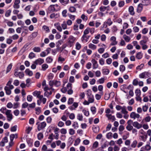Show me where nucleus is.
I'll use <instances>...</instances> for the list:
<instances>
[{
  "label": "nucleus",
  "mask_w": 151,
  "mask_h": 151,
  "mask_svg": "<svg viewBox=\"0 0 151 151\" xmlns=\"http://www.w3.org/2000/svg\"><path fill=\"white\" fill-rule=\"evenodd\" d=\"M133 126L137 129H139L142 127V125L139 123L137 122H135L133 123Z\"/></svg>",
  "instance_id": "12"
},
{
  "label": "nucleus",
  "mask_w": 151,
  "mask_h": 151,
  "mask_svg": "<svg viewBox=\"0 0 151 151\" xmlns=\"http://www.w3.org/2000/svg\"><path fill=\"white\" fill-rule=\"evenodd\" d=\"M33 95L34 96H37V97H38V96L40 94L41 92L40 91H34L33 93Z\"/></svg>",
  "instance_id": "24"
},
{
  "label": "nucleus",
  "mask_w": 151,
  "mask_h": 151,
  "mask_svg": "<svg viewBox=\"0 0 151 151\" xmlns=\"http://www.w3.org/2000/svg\"><path fill=\"white\" fill-rule=\"evenodd\" d=\"M12 79H11V80H10L6 84V86H9L8 87L9 88L11 89H13L14 88L13 86L11 84L12 82Z\"/></svg>",
  "instance_id": "19"
},
{
  "label": "nucleus",
  "mask_w": 151,
  "mask_h": 151,
  "mask_svg": "<svg viewBox=\"0 0 151 151\" xmlns=\"http://www.w3.org/2000/svg\"><path fill=\"white\" fill-rule=\"evenodd\" d=\"M11 110H7L5 112V114L6 115L7 120L10 121L13 119V115L11 114Z\"/></svg>",
  "instance_id": "3"
},
{
  "label": "nucleus",
  "mask_w": 151,
  "mask_h": 151,
  "mask_svg": "<svg viewBox=\"0 0 151 151\" xmlns=\"http://www.w3.org/2000/svg\"><path fill=\"white\" fill-rule=\"evenodd\" d=\"M109 8V6H101L100 7L99 9L101 12H104L107 9V8Z\"/></svg>",
  "instance_id": "25"
},
{
  "label": "nucleus",
  "mask_w": 151,
  "mask_h": 151,
  "mask_svg": "<svg viewBox=\"0 0 151 151\" xmlns=\"http://www.w3.org/2000/svg\"><path fill=\"white\" fill-rule=\"evenodd\" d=\"M19 37V36L17 34H15L12 36L10 37V38H12L13 40H16Z\"/></svg>",
  "instance_id": "41"
},
{
  "label": "nucleus",
  "mask_w": 151,
  "mask_h": 151,
  "mask_svg": "<svg viewBox=\"0 0 151 151\" xmlns=\"http://www.w3.org/2000/svg\"><path fill=\"white\" fill-rule=\"evenodd\" d=\"M34 51L35 52H40L41 51V49L39 47H35L33 49Z\"/></svg>",
  "instance_id": "26"
},
{
  "label": "nucleus",
  "mask_w": 151,
  "mask_h": 151,
  "mask_svg": "<svg viewBox=\"0 0 151 151\" xmlns=\"http://www.w3.org/2000/svg\"><path fill=\"white\" fill-rule=\"evenodd\" d=\"M60 132L62 134H65L67 133L66 129L64 128H62L60 130Z\"/></svg>",
  "instance_id": "64"
},
{
  "label": "nucleus",
  "mask_w": 151,
  "mask_h": 151,
  "mask_svg": "<svg viewBox=\"0 0 151 151\" xmlns=\"http://www.w3.org/2000/svg\"><path fill=\"white\" fill-rule=\"evenodd\" d=\"M125 70V67L123 65H121L119 67V70L120 71L122 72Z\"/></svg>",
  "instance_id": "40"
},
{
  "label": "nucleus",
  "mask_w": 151,
  "mask_h": 151,
  "mask_svg": "<svg viewBox=\"0 0 151 151\" xmlns=\"http://www.w3.org/2000/svg\"><path fill=\"white\" fill-rule=\"evenodd\" d=\"M142 57V54L141 52H138L137 54L136 57L138 59H141Z\"/></svg>",
  "instance_id": "33"
},
{
  "label": "nucleus",
  "mask_w": 151,
  "mask_h": 151,
  "mask_svg": "<svg viewBox=\"0 0 151 151\" xmlns=\"http://www.w3.org/2000/svg\"><path fill=\"white\" fill-rule=\"evenodd\" d=\"M124 5V1H121L119 3V7H122Z\"/></svg>",
  "instance_id": "61"
},
{
  "label": "nucleus",
  "mask_w": 151,
  "mask_h": 151,
  "mask_svg": "<svg viewBox=\"0 0 151 151\" xmlns=\"http://www.w3.org/2000/svg\"><path fill=\"white\" fill-rule=\"evenodd\" d=\"M6 94L8 95H9L11 93V90L7 86H6L4 88Z\"/></svg>",
  "instance_id": "14"
},
{
  "label": "nucleus",
  "mask_w": 151,
  "mask_h": 151,
  "mask_svg": "<svg viewBox=\"0 0 151 151\" xmlns=\"http://www.w3.org/2000/svg\"><path fill=\"white\" fill-rule=\"evenodd\" d=\"M54 25L59 31L60 32H61L62 31V27H61L59 23L57 22L55 23L54 24Z\"/></svg>",
  "instance_id": "17"
},
{
  "label": "nucleus",
  "mask_w": 151,
  "mask_h": 151,
  "mask_svg": "<svg viewBox=\"0 0 151 151\" xmlns=\"http://www.w3.org/2000/svg\"><path fill=\"white\" fill-rule=\"evenodd\" d=\"M42 67L43 70H45L48 68V65L46 64H44L42 65Z\"/></svg>",
  "instance_id": "48"
},
{
  "label": "nucleus",
  "mask_w": 151,
  "mask_h": 151,
  "mask_svg": "<svg viewBox=\"0 0 151 151\" xmlns=\"http://www.w3.org/2000/svg\"><path fill=\"white\" fill-rule=\"evenodd\" d=\"M137 142L136 140H134L131 144V146L133 148H135L137 145Z\"/></svg>",
  "instance_id": "50"
},
{
  "label": "nucleus",
  "mask_w": 151,
  "mask_h": 151,
  "mask_svg": "<svg viewBox=\"0 0 151 151\" xmlns=\"http://www.w3.org/2000/svg\"><path fill=\"white\" fill-rule=\"evenodd\" d=\"M13 41L12 40V38H10L9 37V38H8L6 40V43L8 44H10L12 43Z\"/></svg>",
  "instance_id": "56"
},
{
  "label": "nucleus",
  "mask_w": 151,
  "mask_h": 151,
  "mask_svg": "<svg viewBox=\"0 0 151 151\" xmlns=\"http://www.w3.org/2000/svg\"><path fill=\"white\" fill-rule=\"evenodd\" d=\"M42 28L44 30H45V31H46L47 32H49L50 30L48 27L46 25H44L43 26Z\"/></svg>",
  "instance_id": "57"
},
{
  "label": "nucleus",
  "mask_w": 151,
  "mask_h": 151,
  "mask_svg": "<svg viewBox=\"0 0 151 151\" xmlns=\"http://www.w3.org/2000/svg\"><path fill=\"white\" fill-rule=\"evenodd\" d=\"M11 13V11L10 9H9L7 10L5 14V16L6 17H9Z\"/></svg>",
  "instance_id": "34"
},
{
  "label": "nucleus",
  "mask_w": 151,
  "mask_h": 151,
  "mask_svg": "<svg viewBox=\"0 0 151 151\" xmlns=\"http://www.w3.org/2000/svg\"><path fill=\"white\" fill-rule=\"evenodd\" d=\"M88 47L89 48L92 49V50H95L97 48V46L96 45L91 43H90L88 44Z\"/></svg>",
  "instance_id": "18"
},
{
  "label": "nucleus",
  "mask_w": 151,
  "mask_h": 151,
  "mask_svg": "<svg viewBox=\"0 0 151 151\" xmlns=\"http://www.w3.org/2000/svg\"><path fill=\"white\" fill-rule=\"evenodd\" d=\"M83 112V113L86 116H88L89 115V112L88 111H87L85 109H83L82 111Z\"/></svg>",
  "instance_id": "54"
},
{
  "label": "nucleus",
  "mask_w": 151,
  "mask_h": 151,
  "mask_svg": "<svg viewBox=\"0 0 151 151\" xmlns=\"http://www.w3.org/2000/svg\"><path fill=\"white\" fill-rule=\"evenodd\" d=\"M46 126V124L45 122H41L38 125L37 129L38 131L44 129Z\"/></svg>",
  "instance_id": "5"
},
{
  "label": "nucleus",
  "mask_w": 151,
  "mask_h": 151,
  "mask_svg": "<svg viewBox=\"0 0 151 151\" xmlns=\"http://www.w3.org/2000/svg\"><path fill=\"white\" fill-rule=\"evenodd\" d=\"M20 2V0H15L13 5V7L15 9H18L20 7L19 4Z\"/></svg>",
  "instance_id": "7"
},
{
  "label": "nucleus",
  "mask_w": 151,
  "mask_h": 151,
  "mask_svg": "<svg viewBox=\"0 0 151 151\" xmlns=\"http://www.w3.org/2000/svg\"><path fill=\"white\" fill-rule=\"evenodd\" d=\"M76 39V38L73 36H70L68 39V41L66 42L68 46L70 47L74 45Z\"/></svg>",
  "instance_id": "1"
},
{
  "label": "nucleus",
  "mask_w": 151,
  "mask_h": 151,
  "mask_svg": "<svg viewBox=\"0 0 151 151\" xmlns=\"http://www.w3.org/2000/svg\"><path fill=\"white\" fill-rule=\"evenodd\" d=\"M98 142L97 141H96L94 142V143H93V148H96L98 147Z\"/></svg>",
  "instance_id": "59"
},
{
  "label": "nucleus",
  "mask_w": 151,
  "mask_h": 151,
  "mask_svg": "<svg viewBox=\"0 0 151 151\" xmlns=\"http://www.w3.org/2000/svg\"><path fill=\"white\" fill-rule=\"evenodd\" d=\"M133 128V126L131 125H127L126 127L127 129L129 131H131Z\"/></svg>",
  "instance_id": "38"
},
{
  "label": "nucleus",
  "mask_w": 151,
  "mask_h": 151,
  "mask_svg": "<svg viewBox=\"0 0 151 151\" xmlns=\"http://www.w3.org/2000/svg\"><path fill=\"white\" fill-rule=\"evenodd\" d=\"M55 11H59L60 9V7L57 4L54 5Z\"/></svg>",
  "instance_id": "49"
},
{
  "label": "nucleus",
  "mask_w": 151,
  "mask_h": 151,
  "mask_svg": "<svg viewBox=\"0 0 151 151\" xmlns=\"http://www.w3.org/2000/svg\"><path fill=\"white\" fill-rule=\"evenodd\" d=\"M143 40L140 42V45H143V44H145L148 41V37L146 36H144L142 37Z\"/></svg>",
  "instance_id": "6"
},
{
  "label": "nucleus",
  "mask_w": 151,
  "mask_h": 151,
  "mask_svg": "<svg viewBox=\"0 0 151 151\" xmlns=\"http://www.w3.org/2000/svg\"><path fill=\"white\" fill-rule=\"evenodd\" d=\"M38 32H34L30 35V37L32 38H34L36 37L38 35Z\"/></svg>",
  "instance_id": "43"
},
{
  "label": "nucleus",
  "mask_w": 151,
  "mask_h": 151,
  "mask_svg": "<svg viewBox=\"0 0 151 151\" xmlns=\"http://www.w3.org/2000/svg\"><path fill=\"white\" fill-rule=\"evenodd\" d=\"M88 101L90 102V103H92L94 102V97L93 95L90 96L88 97Z\"/></svg>",
  "instance_id": "23"
},
{
  "label": "nucleus",
  "mask_w": 151,
  "mask_h": 151,
  "mask_svg": "<svg viewBox=\"0 0 151 151\" xmlns=\"http://www.w3.org/2000/svg\"><path fill=\"white\" fill-rule=\"evenodd\" d=\"M46 60L47 63H50L52 62V59L51 57H48L46 58Z\"/></svg>",
  "instance_id": "35"
},
{
  "label": "nucleus",
  "mask_w": 151,
  "mask_h": 151,
  "mask_svg": "<svg viewBox=\"0 0 151 151\" xmlns=\"http://www.w3.org/2000/svg\"><path fill=\"white\" fill-rule=\"evenodd\" d=\"M69 11L71 12H73L76 11V9L74 6H71L69 9Z\"/></svg>",
  "instance_id": "52"
},
{
  "label": "nucleus",
  "mask_w": 151,
  "mask_h": 151,
  "mask_svg": "<svg viewBox=\"0 0 151 151\" xmlns=\"http://www.w3.org/2000/svg\"><path fill=\"white\" fill-rule=\"evenodd\" d=\"M104 78H102L97 80V82L98 83L102 84L104 83Z\"/></svg>",
  "instance_id": "37"
},
{
  "label": "nucleus",
  "mask_w": 151,
  "mask_h": 151,
  "mask_svg": "<svg viewBox=\"0 0 151 151\" xmlns=\"http://www.w3.org/2000/svg\"><path fill=\"white\" fill-rule=\"evenodd\" d=\"M96 109L94 106H92L91 108V110L93 114H95L96 112Z\"/></svg>",
  "instance_id": "51"
},
{
  "label": "nucleus",
  "mask_w": 151,
  "mask_h": 151,
  "mask_svg": "<svg viewBox=\"0 0 151 151\" xmlns=\"http://www.w3.org/2000/svg\"><path fill=\"white\" fill-rule=\"evenodd\" d=\"M49 85L52 87L54 85L56 87H58L61 85V82L59 81H57L55 80L50 81L49 83Z\"/></svg>",
  "instance_id": "2"
},
{
  "label": "nucleus",
  "mask_w": 151,
  "mask_h": 151,
  "mask_svg": "<svg viewBox=\"0 0 151 151\" xmlns=\"http://www.w3.org/2000/svg\"><path fill=\"white\" fill-rule=\"evenodd\" d=\"M73 98H70L68 99V105H70L72 104L73 102Z\"/></svg>",
  "instance_id": "45"
},
{
  "label": "nucleus",
  "mask_w": 151,
  "mask_h": 151,
  "mask_svg": "<svg viewBox=\"0 0 151 151\" xmlns=\"http://www.w3.org/2000/svg\"><path fill=\"white\" fill-rule=\"evenodd\" d=\"M130 117L131 118L135 119L136 118H139L140 115L139 114H136L135 112H133L131 113Z\"/></svg>",
  "instance_id": "9"
},
{
  "label": "nucleus",
  "mask_w": 151,
  "mask_h": 151,
  "mask_svg": "<svg viewBox=\"0 0 151 151\" xmlns=\"http://www.w3.org/2000/svg\"><path fill=\"white\" fill-rule=\"evenodd\" d=\"M112 133L111 132L108 133L106 135V137L108 139H111L112 137Z\"/></svg>",
  "instance_id": "62"
},
{
  "label": "nucleus",
  "mask_w": 151,
  "mask_h": 151,
  "mask_svg": "<svg viewBox=\"0 0 151 151\" xmlns=\"http://www.w3.org/2000/svg\"><path fill=\"white\" fill-rule=\"evenodd\" d=\"M25 72L26 74L29 75V76H32L33 75L32 72L29 69H26L25 70Z\"/></svg>",
  "instance_id": "20"
},
{
  "label": "nucleus",
  "mask_w": 151,
  "mask_h": 151,
  "mask_svg": "<svg viewBox=\"0 0 151 151\" xmlns=\"http://www.w3.org/2000/svg\"><path fill=\"white\" fill-rule=\"evenodd\" d=\"M142 4H139L137 6V12L138 13L141 12L143 9Z\"/></svg>",
  "instance_id": "13"
},
{
  "label": "nucleus",
  "mask_w": 151,
  "mask_h": 151,
  "mask_svg": "<svg viewBox=\"0 0 151 151\" xmlns=\"http://www.w3.org/2000/svg\"><path fill=\"white\" fill-rule=\"evenodd\" d=\"M17 137V134H12L10 135V140L11 141H13L14 138L15 137Z\"/></svg>",
  "instance_id": "36"
},
{
  "label": "nucleus",
  "mask_w": 151,
  "mask_h": 151,
  "mask_svg": "<svg viewBox=\"0 0 151 151\" xmlns=\"http://www.w3.org/2000/svg\"><path fill=\"white\" fill-rule=\"evenodd\" d=\"M7 110H8L5 107H3L1 109L0 111L2 113L5 114V113L6 111H7Z\"/></svg>",
  "instance_id": "39"
},
{
  "label": "nucleus",
  "mask_w": 151,
  "mask_h": 151,
  "mask_svg": "<svg viewBox=\"0 0 151 151\" xmlns=\"http://www.w3.org/2000/svg\"><path fill=\"white\" fill-rule=\"evenodd\" d=\"M128 11L130 15L132 16L134 15L135 12L134 11V9L133 6H130L128 9Z\"/></svg>",
  "instance_id": "10"
},
{
  "label": "nucleus",
  "mask_w": 151,
  "mask_h": 151,
  "mask_svg": "<svg viewBox=\"0 0 151 151\" xmlns=\"http://www.w3.org/2000/svg\"><path fill=\"white\" fill-rule=\"evenodd\" d=\"M35 110L37 111L36 113L39 114L41 112V108L40 107H37L35 108Z\"/></svg>",
  "instance_id": "55"
},
{
  "label": "nucleus",
  "mask_w": 151,
  "mask_h": 151,
  "mask_svg": "<svg viewBox=\"0 0 151 151\" xmlns=\"http://www.w3.org/2000/svg\"><path fill=\"white\" fill-rule=\"evenodd\" d=\"M61 25L62 28L63 29H67V24L65 21L63 22Z\"/></svg>",
  "instance_id": "44"
},
{
  "label": "nucleus",
  "mask_w": 151,
  "mask_h": 151,
  "mask_svg": "<svg viewBox=\"0 0 151 151\" xmlns=\"http://www.w3.org/2000/svg\"><path fill=\"white\" fill-rule=\"evenodd\" d=\"M98 1L96 0H94L91 2L92 5V6H94L98 4Z\"/></svg>",
  "instance_id": "60"
},
{
  "label": "nucleus",
  "mask_w": 151,
  "mask_h": 151,
  "mask_svg": "<svg viewBox=\"0 0 151 151\" xmlns=\"http://www.w3.org/2000/svg\"><path fill=\"white\" fill-rule=\"evenodd\" d=\"M52 120V119L50 116L48 117L46 119V121L47 123H51Z\"/></svg>",
  "instance_id": "63"
},
{
  "label": "nucleus",
  "mask_w": 151,
  "mask_h": 151,
  "mask_svg": "<svg viewBox=\"0 0 151 151\" xmlns=\"http://www.w3.org/2000/svg\"><path fill=\"white\" fill-rule=\"evenodd\" d=\"M59 15L58 14H55V13L52 14L50 15V17L51 19L53 18H57L58 17Z\"/></svg>",
  "instance_id": "32"
},
{
  "label": "nucleus",
  "mask_w": 151,
  "mask_h": 151,
  "mask_svg": "<svg viewBox=\"0 0 151 151\" xmlns=\"http://www.w3.org/2000/svg\"><path fill=\"white\" fill-rule=\"evenodd\" d=\"M35 56V54L33 52L30 53L29 55V57L30 59H32Z\"/></svg>",
  "instance_id": "46"
},
{
  "label": "nucleus",
  "mask_w": 151,
  "mask_h": 151,
  "mask_svg": "<svg viewBox=\"0 0 151 151\" xmlns=\"http://www.w3.org/2000/svg\"><path fill=\"white\" fill-rule=\"evenodd\" d=\"M142 2L145 6H147L149 4V1L148 0H142Z\"/></svg>",
  "instance_id": "47"
},
{
  "label": "nucleus",
  "mask_w": 151,
  "mask_h": 151,
  "mask_svg": "<svg viewBox=\"0 0 151 151\" xmlns=\"http://www.w3.org/2000/svg\"><path fill=\"white\" fill-rule=\"evenodd\" d=\"M54 11H55L54 5H51L48 7V12L51 13Z\"/></svg>",
  "instance_id": "15"
},
{
  "label": "nucleus",
  "mask_w": 151,
  "mask_h": 151,
  "mask_svg": "<svg viewBox=\"0 0 151 151\" xmlns=\"http://www.w3.org/2000/svg\"><path fill=\"white\" fill-rule=\"evenodd\" d=\"M102 71L103 74L105 75H108L109 72V70L108 69L106 68L103 69Z\"/></svg>",
  "instance_id": "28"
},
{
  "label": "nucleus",
  "mask_w": 151,
  "mask_h": 151,
  "mask_svg": "<svg viewBox=\"0 0 151 151\" xmlns=\"http://www.w3.org/2000/svg\"><path fill=\"white\" fill-rule=\"evenodd\" d=\"M110 97V94H107L106 93H105L104 96V98L105 100H108L109 99Z\"/></svg>",
  "instance_id": "53"
},
{
  "label": "nucleus",
  "mask_w": 151,
  "mask_h": 151,
  "mask_svg": "<svg viewBox=\"0 0 151 151\" xmlns=\"http://www.w3.org/2000/svg\"><path fill=\"white\" fill-rule=\"evenodd\" d=\"M91 63L93 64V69L97 68L99 66L97 61L94 59H92L91 60Z\"/></svg>",
  "instance_id": "8"
},
{
  "label": "nucleus",
  "mask_w": 151,
  "mask_h": 151,
  "mask_svg": "<svg viewBox=\"0 0 151 151\" xmlns=\"http://www.w3.org/2000/svg\"><path fill=\"white\" fill-rule=\"evenodd\" d=\"M37 138L39 140H41L43 137V135L42 133L40 132L37 134Z\"/></svg>",
  "instance_id": "30"
},
{
  "label": "nucleus",
  "mask_w": 151,
  "mask_h": 151,
  "mask_svg": "<svg viewBox=\"0 0 151 151\" xmlns=\"http://www.w3.org/2000/svg\"><path fill=\"white\" fill-rule=\"evenodd\" d=\"M123 38L127 42H129L131 38L130 37L124 35L123 36Z\"/></svg>",
  "instance_id": "22"
},
{
  "label": "nucleus",
  "mask_w": 151,
  "mask_h": 151,
  "mask_svg": "<svg viewBox=\"0 0 151 151\" xmlns=\"http://www.w3.org/2000/svg\"><path fill=\"white\" fill-rule=\"evenodd\" d=\"M150 76H151L150 73L148 72L145 71L140 74L139 75V77L140 78H146L149 77Z\"/></svg>",
  "instance_id": "4"
},
{
  "label": "nucleus",
  "mask_w": 151,
  "mask_h": 151,
  "mask_svg": "<svg viewBox=\"0 0 151 151\" xmlns=\"http://www.w3.org/2000/svg\"><path fill=\"white\" fill-rule=\"evenodd\" d=\"M122 113L124 114H127L128 113L127 111L126 110V107L125 106H123L122 109Z\"/></svg>",
  "instance_id": "31"
},
{
  "label": "nucleus",
  "mask_w": 151,
  "mask_h": 151,
  "mask_svg": "<svg viewBox=\"0 0 151 151\" xmlns=\"http://www.w3.org/2000/svg\"><path fill=\"white\" fill-rule=\"evenodd\" d=\"M81 142V139L79 138H77L75 140L74 145L75 146H77Z\"/></svg>",
  "instance_id": "27"
},
{
  "label": "nucleus",
  "mask_w": 151,
  "mask_h": 151,
  "mask_svg": "<svg viewBox=\"0 0 151 151\" xmlns=\"http://www.w3.org/2000/svg\"><path fill=\"white\" fill-rule=\"evenodd\" d=\"M77 117V119L80 121H82L83 120V116L81 114H78Z\"/></svg>",
  "instance_id": "29"
},
{
  "label": "nucleus",
  "mask_w": 151,
  "mask_h": 151,
  "mask_svg": "<svg viewBox=\"0 0 151 151\" xmlns=\"http://www.w3.org/2000/svg\"><path fill=\"white\" fill-rule=\"evenodd\" d=\"M69 130V133L70 135H73L75 134V131L73 129H70Z\"/></svg>",
  "instance_id": "58"
},
{
  "label": "nucleus",
  "mask_w": 151,
  "mask_h": 151,
  "mask_svg": "<svg viewBox=\"0 0 151 151\" xmlns=\"http://www.w3.org/2000/svg\"><path fill=\"white\" fill-rule=\"evenodd\" d=\"M76 49L77 50H79L81 49V45L78 42H77L76 44Z\"/></svg>",
  "instance_id": "42"
},
{
  "label": "nucleus",
  "mask_w": 151,
  "mask_h": 151,
  "mask_svg": "<svg viewBox=\"0 0 151 151\" xmlns=\"http://www.w3.org/2000/svg\"><path fill=\"white\" fill-rule=\"evenodd\" d=\"M59 1L63 5H65L69 3V0H59Z\"/></svg>",
  "instance_id": "21"
},
{
  "label": "nucleus",
  "mask_w": 151,
  "mask_h": 151,
  "mask_svg": "<svg viewBox=\"0 0 151 151\" xmlns=\"http://www.w3.org/2000/svg\"><path fill=\"white\" fill-rule=\"evenodd\" d=\"M44 62V60L43 59L41 58H39L35 60L34 62V63L36 65H41Z\"/></svg>",
  "instance_id": "11"
},
{
  "label": "nucleus",
  "mask_w": 151,
  "mask_h": 151,
  "mask_svg": "<svg viewBox=\"0 0 151 151\" xmlns=\"http://www.w3.org/2000/svg\"><path fill=\"white\" fill-rule=\"evenodd\" d=\"M90 37V36L86 35H83L82 37V41L85 42H87Z\"/></svg>",
  "instance_id": "16"
}]
</instances>
